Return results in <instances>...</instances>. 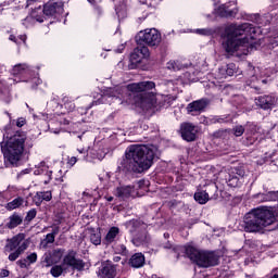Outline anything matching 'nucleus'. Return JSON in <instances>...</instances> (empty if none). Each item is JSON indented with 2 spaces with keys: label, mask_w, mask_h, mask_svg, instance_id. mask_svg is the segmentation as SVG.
Segmentation results:
<instances>
[{
  "label": "nucleus",
  "mask_w": 278,
  "mask_h": 278,
  "mask_svg": "<svg viewBox=\"0 0 278 278\" xmlns=\"http://www.w3.org/2000/svg\"><path fill=\"white\" fill-rule=\"evenodd\" d=\"M210 189H211V190H216L217 187H216L214 184H212V185H210Z\"/></svg>",
  "instance_id": "obj_52"
},
{
  "label": "nucleus",
  "mask_w": 278,
  "mask_h": 278,
  "mask_svg": "<svg viewBox=\"0 0 278 278\" xmlns=\"http://www.w3.org/2000/svg\"><path fill=\"white\" fill-rule=\"evenodd\" d=\"M105 199L109 203H112V201H114V197H105Z\"/></svg>",
  "instance_id": "obj_50"
},
{
  "label": "nucleus",
  "mask_w": 278,
  "mask_h": 278,
  "mask_svg": "<svg viewBox=\"0 0 278 278\" xmlns=\"http://www.w3.org/2000/svg\"><path fill=\"white\" fill-rule=\"evenodd\" d=\"M88 3H91V5H94V0H87Z\"/></svg>",
  "instance_id": "obj_58"
},
{
  "label": "nucleus",
  "mask_w": 278,
  "mask_h": 278,
  "mask_svg": "<svg viewBox=\"0 0 278 278\" xmlns=\"http://www.w3.org/2000/svg\"><path fill=\"white\" fill-rule=\"evenodd\" d=\"M266 227H271L269 231L278 228L275 212L266 206L253 208L243 217V229L248 233H257Z\"/></svg>",
  "instance_id": "obj_3"
},
{
  "label": "nucleus",
  "mask_w": 278,
  "mask_h": 278,
  "mask_svg": "<svg viewBox=\"0 0 278 278\" xmlns=\"http://www.w3.org/2000/svg\"><path fill=\"white\" fill-rule=\"evenodd\" d=\"M28 2H34V1H36V0H27Z\"/></svg>",
  "instance_id": "obj_64"
},
{
  "label": "nucleus",
  "mask_w": 278,
  "mask_h": 278,
  "mask_svg": "<svg viewBox=\"0 0 278 278\" xmlns=\"http://www.w3.org/2000/svg\"><path fill=\"white\" fill-rule=\"evenodd\" d=\"M58 233H60V227L53 228L52 232H50V235H52L54 238L58 236Z\"/></svg>",
  "instance_id": "obj_48"
},
{
  "label": "nucleus",
  "mask_w": 278,
  "mask_h": 278,
  "mask_svg": "<svg viewBox=\"0 0 278 278\" xmlns=\"http://www.w3.org/2000/svg\"><path fill=\"white\" fill-rule=\"evenodd\" d=\"M277 103L275 96H261L255 99V104L262 110H270Z\"/></svg>",
  "instance_id": "obj_20"
},
{
  "label": "nucleus",
  "mask_w": 278,
  "mask_h": 278,
  "mask_svg": "<svg viewBox=\"0 0 278 278\" xmlns=\"http://www.w3.org/2000/svg\"><path fill=\"white\" fill-rule=\"evenodd\" d=\"M116 14H117V16H121V13L118 12V9H116Z\"/></svg>",
  "instance_id": "obj_61"
},
{
  "label": "nucleus",
  "mask_w": 278,
  "mask_h": 278,
  "mask_svg": "<svg viewBox=\"0 0 278 278\" xmlns=\"http://www.w3.org/2000/svg\"><path fill=\"white\" fill-rule=\"evenodd\" d=\"M55 242V237L51 233H48L46 238L41 241L42 249H47L49 244H53Z\"/></svg>",
  "instance_id": "obj_35"
},
{
  "label": "nucleus",
  "mask_w": 278,
  "mask_h": 278,
  "mask_svg": "<svg viewBox=\"0 0 278 278\" xmlns=\"http://www.w3.org/2000/svg\"><path fill=\"white\" fill-rule=\"evenodd\" d=\"M231 3L220 4L216 10L215 14L220 16V18H236L238 14V9H231Z\"/></svg>",
  "instance_id": "obj_17"
},
{
  "label": "nucleus",
  "mask_w": 278,
  "mask_h": 278,
  "mask_svg": "<svg viewBox=\"0 0 278 278\" xmlns=\"http://www.w3.org/2000/svg\"><path fill=\"white\" fill-rule=\"evenodd\" d=\"M151 53L149 52V47L138 45L137 48L134 49L132 53L130 54V62L131 64H140L143 60H147Z\"/></svg>",
  "instance_id": "obj_14"
},
{
  "label": "nucleus",
  "mask_w": 278,
  "mask_h": 278,
  "mask_svg": "<svg viewBox=\"0 0 278 278\" xmlns=\"http://www.w3.org/2000/svg\"><path fill=\"white\" fill-rule=\"evenodd\" d=\"M64 108H65V110H67L68 112H73V110H75V103H73V102H65V103H64Z\"/></svg>",
  "instance_id": "obj_43"
},
{
  "label": "nucleus",
  "mask_w": 278,
  "mask_h": 278,
  "mask_svg": "<svg viewBox=\"0 0 278 278\" xmlns=\"http://www.w3.org/2000/svg\"><path fill=\"white\" fill-rule=\"evenodd\" d=\"M63 273H66V267L64 266V263H62L61 265H54L50 269V274L52 275V277L55 278L61 277Z\"/></svg>",
  "instance_id": "obj_32"
},
{
  "label": "nucleus",
  "mask_w": 278,
  "mask_h": 278,
  "mask_svg": "<svg viewBox=\"0 0 278 278\" xmlns=\"http://www.w3.org/2000/svg\"><path fill=\"white\" fill-rule=\"evenodd\" d=\"M197 126L192 123L186 122L180 125L181 138L187 142H194L197 140Z\"/></svg>",
  "instance_id": "obj_13"
},
{
  "label": "nucleus",
  "mask_w": 278,
  "mask_h": 278,
  "mask_svg": "<svg viewBox=\"0 0 278 278\" xmlns=\"http://www.w3.org/2000/svg\"><path fill=\"white\" fill-rule=\"evenodd\" d=\"M90 242H91V244H94V247H99V244H101V232L91 233Z\"/></svg>",
  "instance_id": "obj_36"
},
{
  "label": "nucleus",
  "mask_w": 278,
  "mask_h": 278,
  "mask_svg": "<svg viewBox=\"0 0 278 278\" xmlns=\"http://www.w3.org/2000/svg\"><path fill=\"white\" fill-rule=\"evenodd\" d=\"M36 79V81H37V86H38V84H40V79H37V78H35Z\"/></svg>",
  "instance_id": "obj_62"
},
{
  "label": "nucleus",
  "mask_w": 278,
  "mask_h": 278,
  "mask_svg": "<svg viewBox=\"0 0 278 278\" xmlns=\"http://www.w3.org/2000/svg\"><path fill=\"white\" fill-rule=\"evenodd\" d=\"M42 12L46 16L64 14V2H48L43 5Z\"/></svg>",
  "instance_id": "obj_16"
},
{
  "label": "nucleus",
  "mask_w": 278,
  "mask_h": 278,
  "mask_svg": "<svg viewBox=\"0 0 278 278\" xmlns=\"http://www.w3.org/2000/svg\"><path fill=\"white\" fill-rule=\"evenodd\" d=\"M45 164H46L45 162H41L40 165H39L40 168H45Z\"/></svg>",
  "instance_id": "obj_57"
},
{
  "label": "nucleus",
  "mask_w": 278,
  "mask_h": 278,
  "mask_svg": "<svg viewBox=\"0 0 278 278\" xmlns=\"http://www.w3.org/2000/svg\"><path fill=\"white\" fill-rule=\"evenodd\" d=\"M10 276V270L8 269H2L0 271V278H5V277H9Z\"/></svg>",
  "instance_id": "obj_47"
},
{
  "label": "nucleus",
  "mask_w": 278,
  "mask_h": 278,
  "mask_svg": "<svg viewBox=\"0 0 278 278\" xmlns=\"http://www.w3.org/2000/svg\"><path fill=\"white\" fill-rule=\"evenodd\" d=\"M126 227L129 229L130 233H136L131 240L135 247H142L151 242V237L147 231V224L138 219H131L126 223Z\"/></svg>",
  "instance_id": "obj_8"
},
{
  "label": "nucleus",
  "mask_w": 278,
  "mask_h": 278,
  "mask_svg": "<svg viewBox=\"0 0 278 278\" xmlns=\"http://www.w3.org/2000/svg\"><path fill=\"white\" fill-rule=\"evenodd\" d=\"M115 251H116V253H119L122 255H126L127 254V247H125V244L116 245Z\"/></svg>",
  "instance_id": "obj_41"
},
{
  "label": "nucleus",
  "mask_w": 278,
  "mask_h": 278,
  "mask_svg": "<svg viewBox=\"0 0 278 278\" xmlns=\"http://www.w3.org/2000/svg\"><path fill=\"white\" fill-rule=\"evenodd\" d=\"M136 42L141 46L160 47V42H162V34L155 28H147L138 33Z\"/></svg>",
  "instance_id": "obj_10"
},
{
  "label": "nucleus",
  "mask_w": 278,
  "mask_h": 278,
  "mask_svg": "<svg viewBox=\"0 0 278 278\" xmlns=\"http://www.w3.org/2000/svg\"><path fill=\"white\" fill-rule=\"evenodd\" d=\"M18 81H25V79H20V80L13 79L14 84H18Z\"/></svg>",
  "instance_id": "obj_54"
},
{
  "label": "nucleus",
  "mask_w": 278,
  "mask_h": 278,
  "mask_svg": "<svg viewBox=\"0 0 278 278\" xmlns=\"http://www.w3.org/2000/svg\"><path fill=\"white\" fill-rule=\"evenodd\" d=\"M186 255L197 264L200 268H210L212 266H218V256L214 252L200 251L192 245L185 248Z\"/></svg>",
  "instance_id": "obj_6"
},
{
  "label": "nucleus",
  "mask_w": 278,
  "mask_h": 278,
  "mask_svg": "<svg viewBox=\"0 0 278 278\" xmlns=\"http://www.w3.org/2000/svg\"><path fill=\"white\" fill-rule=\"evenodd\" d=\"M25 140H27V135L23 131H16L5 143H0L4 160L9 162L11 166H18L25 151Z\"/></svg>",
  "instance_id": "obj_5"
},
{
  "label": "nucleus",
  "mask_w": 278,
  "mask_h": 278,
  "mask_svg": "<svg viewBox=\"0 0 278 278\" xmlns=\"http://www.w3.org/2000/svg\"><path fill=\"white\" fill-rule=\"evenodd\" d=\"M119 233L121 228L116 226L111 227L103 239V244H105L106 247H110V244H114V241L116 240V238H118Z\"/></svg>",
  "instance_id": "obj_25"
},
{
  "label": "nucleus",
  "mask_w": 278,
  "mask_h": 278,
  "mask_svg": "<svg viewBox=\"0 0 278 278\" xmlns=\"http://www.w3.org/2000/svg\"><path fill=\"white\" fill-rule=\"evenodd\" d=\"M170 235L164 233V238H169Z\"/></svg>",
  "instance_id": "obj_60"
},
{
  "label": "nucleus",
  "mask_w": 278,
  "mask_h": 278,
  "mask_svg": "<svg viewBox=\"0 0 278 278\" xmlns=\"http://www.w3.org/2000/svg\"><path fill=\"white\" fill-rule=\"evenodd\" d=\"M9 40H11L12 42H15L16 45H21L22 42H25L27 40V35H21L18 37L14 36V35H10ZM21 40V41H18Z\"/></svg>",
  "instance_id": "obj_37"
},
{
  "label": "nucleus",
  "mask_w": 278,
  "mask_h": 278,
  "mask_svg": "<svg viewBox=\"0 0 278 278\" xmlns=\"http://www.w3.org/2000/svg\"><path fill=\"white\" fill-rule=\"evenodd\" d=\"M244 134V127L243 126H236L233 128V135L237 137V138H240V136H242Z\"/></svg>",
  "instance_id": "obj_40"
},
{
  "label": "nucleus",
  "mask_w": 278,
  "mask_h": 278,
  "mask_svg": "<svg viewBox=\"0 0 278 278\" xmlns=\"http://www.w3.org/2000/svg\"><path fill=\"white\" fill-rule=\"evenodd\" d=\"M144 262H146L144 254L135 253L130 257L128 264L129 266H131V268H142V266H144Z\"/></svg>",
  "instance_id": "obj_28"
},
{
  "label": "nucleus",
  "mask_w": 278,
  "mask_h": 278,
  "mask_svg": "<svg viewBox=\"0 0 278 278\" xmlns=\"http://www.w3.org/2000/svg\"><path fill=\"white\" fill-rule=\"evenodd\" d=\"M16 264L20 268H29L30 266L26 258L18 260Z\"/></svg>",
  "instance_id": "obj_42"
},
{
  "label": "nucleus",
  "mask_w": 278,
  "mask_h": 278,
  "mask_svg": "<svg viewBox=\"0 0 278 278\" xmlns=\"http://www.w3.org/2000/svg\"><path fill=\"white\" fill-rule=\"evenodd\" d=\"M121 94H123V88L119 86L115 87H105L102 90V97H108L109 99H121Z\"/></svg>",
  "instance_id": "obj_24"
},
{
  "label": "nucleus",
  "mask_w": 278,
  "mask_h": 278,
  "mask_svg": "<svg viewBox=\"0 0 278 278\" xmlns=\"http://www.w3.org/2000/svg\"><path fill=\"white\" fill-rule=\"evenodd\" d=\"M27 249H29V241L25 239V233H17L8 239L4 247V251L10 253L8 256L9 262H16Z\"/></svg>",
  "instance_id": "obj_7"
},
{
  "label": "nucleus",
  "mask_w": 278,
  "mask_h": 278,
  "mask_svg": "<svg viewBox=\"0 0 278 278\" xmlns=\"http://www.w3.org/2000/svg\"><path fill=\"white\" fill-rule=\"evenodd\" d=\"M257 203H268V201H278V191H269L267 193H256L253 195Z\"/></svg>",
  "instance_id": "obj_23"
},
{
  "label": "nucleus",
  "mask_w": 278,
  "mask_h": 278,
  "mask_svg": "<svg viewBox=\"0 0 278 278\" xmlns=\"http://www.w3.org/2000/svg\"><path fill=\"white\" fill-rule=\"evenodd\" d=\"M53 175V172H47V177H48V180H45V185L47 186V184H49L51 181V176Z\"/></svg>",
  "instance_id": "obj_49"
},
{
  "label": "nucleus",
  "mask_w": 278,
  "mask_h": 278,
  "mask_svg": "<svg viewBox=\"0 0 278 278\" xmlns=\"http://www.w3.org/2000/svg\"><path fill=\"white\" fill-rule=\"evenodd\" d=\"M271 278H278V275H277V274H275Z\"/></svg>",
  "instance_id": "obj_63"
},
{
  "label": "nucleus",
  "mask_w": 278,
  "mask_h": 278,
  "mask_svg": "<svg viewBox=\"0 0 278 278\" xmlns=\"http://www.w3.org/2000/svg\"><path fill=\"white\" fill-rule=\"evenodd\" d=\"M164 249H172V245L168 243V244H165L164 245Z\"/></svg>",
  "instance_id": "obj_56"
},
{
  "label": "nucleus",
  "mask_w": 278,
  "mask_h": 278,
  "mask_svg": "<svg viewBox=\"0 0 278 278\" xmlns=\"http://www.w3.org/2000/svg\"><path fill=\"white\" fill-rule=\"evenodd\" d=\"M26 123H27V121L25 118L20 117L16 121V127H23Z\"/></svg>",
  "instance_id": "obj_45"
},
{
  "label": "nucleus",
  "mask_w": 278,
  "mask_h": 278,
  "mask_svg": "<svg viewBox=\"0 0 278 278\" xmlns=\"http://www.w3.org/2000/svg\"><path fill=\"white\" fill-rule=\"evenodd\" d=\"M0 92H3V83L0 81Z\"/></svg>",
  "instance_id": "obj_55"
},
{
  "label": "nucleus",
  "mask_w": 278,
  "mask_h": 278,
  "mask_svg": "<svg viewBox=\"0 0 278 278\" xmlns=\"http://www.w3.org/2000/svg\"><path fill=\"white\" fill-rule=\"evenodd\" d=\"M37 214H38V211H36V208H31L30 211L27 212L25 220L27 223H31V220L36 218Z\"/></svg>",
  "instance_id": "obj_38"
},
{
  "label": "nucleus",
  "mask_w": 278,
  "mask_h": 278,
  "mask_svg": "<svg viewBox=\"0 0 278 278\" xmlns=\"http://www.w3.org/2000/svg\"><path fill=\"white\" fill-rule=\"evenodd\" d=\"M194 201H197V203H200V205H205V203L210 201V193H207V191L198 190L194 193Z\"/></svg>",
  "instance_id": "obj_31"
},
{
  "label": "nucleus",
  "mask_w": 278,
  "mask_h": 278,
  "mask_svg": "<svg viewBox=\"0 0 278 278\" xmlns=\"http://www.w3.org/2000/svg\"><path fill=\"white\" fill-rule=\"evenodd\" d=\"M129 97L132 98L130 103H135L141 110H151L157 105V98H155V83L151 80L132 83L127 85Z\"/></svg>",
  "instance_id": "obj_4"
},
{
  "label": "nucleus",
  "mask_w": 278,
  "mask_h": 278,
  "mask_svg": "<svg viewBox=\"0 0 278 278\" xmlns=\"http://www.w3.org/2000/svg\"><path fill=\"white\" fill-rule=\"evenodd\" d=\"M207 105H210V100L207 98H202L189 103L186 110L189 114H191V116H199V114L205 112Z\"/></svg>",
  "instance_id": "obj_12"
},
{
  "label": "nucleus",
  "mask_w": 278,
  "mask_h": 278,
  "mask_svg": "<svg viewBox=\"0 0 278 278\" xmlns=\"http://www.w3.org/2000/svg\"><path fill=\"white\" fill-rule=\"evenodd\" d=\"M63 266H70L73 270H84L86 263L83 260L75 257V252H70L63 258Z\"/></svg>",
  "instance_id": "obj_15"
},
{
  "label": "nucleus",
  "mask_w": 278,
  "mask_h": 278,
  "mask_svg": "<svg viewBox=\"0 0 278 278\" xmlns=\"http://www.w3.org/2000/svg\"><path fill=\"white\" fill-rule=\"evenodd\" d=\"M78 152L80 153V157L79 160H86V157H88V150L86 149H81V150H78Z\"/></svg>",
  "instance_id": "obj_44"
},
{
  "label": "nucleus",
  "mask_w": 278,
  "mask_h": 278,
  "mask_svg": "<svg viewBox=\"0 0 278 278\" xmlns=\"http://www.w3.org/2000/svg\"><path fill=\"white\" fill-rule=\"evenodd\" d=\"M121 260V256H114L113 262H118Z\"/></svg>",
  "instance_id": "obj_53"
},
{
  "label": "nucleus",
  "mask_w": 278,
  "mask_h": 278,
  "mask_svg": "<svg viewBox=\"0 0 278 278\" xmlns=\"http://www.w3.org/2000/svg\"><path fill=\"white\" fill-rule=\"evenodd\" d=\"M51 199H53L51 191H38L34 195L33 201L37 207H40V205H42V201H51Z\"/></svg>",
  "instance_id": "obj_26"
},
{
  "label": "nucleus",
  "mask_w": 278,
  "mask_h": 278,
  "mask_svg": "<svg viewBox=\"0 0 278 278\" xmlns=\"http://www.w3.org/2000/svg\"><path fill=\"white\" fill-rule=\"evenodd\" d=\"M247 77V85L250 86V88H254V90L260 92V85L268 84V79L264 77H270V71L266 68L255 67L250 63L248 65Z\"/></svg>",
  "instance_id": "obj_9"
},
{
  "label": "nucleus",
  "mask_w": 278,
  "mask_h": 278,
  "mask_svg": "<svg viewBox=\"0 0 278 278\" xmlns=\"http://www.w3.org/2000/svg\"><path fill=\"white\" fill-rule=\"evenodd\" d=\"M257 28L251 23L231 24L225 28L223 47L227 53H236L249 47V38H255Z\"/></svg>",
  "instance_id": "obj_2"
},
{
  "label": "nucleus",
  "mask_w": 278,
  "mask_h": 278,
  "mask_svg": "<svg viewBox=\"0 0 278 278\" xmlns=\"http://www.w3.org/2000/svg\"><path fill=\"white\" fill-rule=\"evenodd\" d=\"M67 164L68 166H75V164H77V156H72L68 159Z\"/></svg>",
  "instance_id": "obj_46"
},
{
  "label": "nucleus",
  "mask_w": 278,
  "mask_h": 278,
  "mask_svg": "<svg viewBox=\"0 0 278 278\" xmlns=\"http://www.w3.org/2000/svg\"><path fill=\"white\" fill-rule=\"evenodd\" d=\"M136 190V185L134 186H121L115 189V197L117 199H129V197H134V191Z\"/></svg>",
  "instance_id": "obj_21"
},
{
  "label": "nucleus",
  "mask_w": 278,
  "mask_h": 278,
  "mask_svg": "<svg viewBox=\"0 0 278 278\" xmlns=\"http://www.w3.org/2000/svg\"><path fill=\"white\" fill-rule=\"evenodd\" d=\"M167 68L168 71H182V68H186V65L180 61H169L167 62Z\"/></svg>",
  "instance_id": "obj_33"
},
{
  "label": "nucleus",
  "mask_w": 278,
  "mask_h": 278,
  "mask_svg": "<svg viewBox=\"0 0 278 278\" xmlns=\"http://www.w3.org/2000/svg\"><path fill=\"white\" fill-rule=\"evenodd\" d=\"M159 155L160 149L154 144H132L126 149L121 166L126 173H144Z\"/></svg>",
  "instance_id": "obj_1"
},
{
  "label": "nucleus",
  "mask_w": 278,
  "mask_h": 278,
  "mask_svg": "<svg viewBox=\"0 0 278 278\" xmlns=\"http://www.w3.org/2000/svg\"><path fill=\"white\" fill-rule=\"evenodd\" d=\"M194 34H198L199 36H214L216 30L214 28H198L194 30Z\"/></svg>",
  "instance_id": "obj_34"
},
{
  "label": "nucleus",
  "mask_w": 278,
  "mask_h": 278,
  "mask_svg": "<svg viewBox=\"0 0 278 278\" xmlns=\"http://www.w3.org/2000/svg\"><path fill=\"white\" fill-rule=\"evenodd\" d=\"M244 168L242 167H235L230 172L225 173V182L229 188H240L242 184H244Z\"/></svg>",
  "instance_id": "obj_11"
},
{
  "label": "nucleus",
  "mask_w": 278,
  "mask_h": 278,
  "mask_svg": "<svg viewBox=\"0 0 278 278\" xmlns=\"http://www.w3.org/2000/svg\"><path fill=\"white\" fill-rule=\"evenodd\" d=\"M12 75L18 77V75H31V67L25 63H20L12 68Z\"/></svg>",
  "instance_id": "obj_27"
},
{
  "label": "nucleus",
  "mask_w": 278,
  "mask_h": 278,
  "mask_svg": "<svg viewBox=\"0 0 278 278\" xmlns=\"http://www.w3.org/2000/svg\"><path fill=\"white\" fill-rule=\"evenodd\" d=\"M23 224V216H21L18 213H13L9 217V223L7 224L8 229H16L18 225Z\"/></svg>",
  "instance_id": "obj_29"
},
{
  "label": "nucleus",
  "mask_w": 278,
  "mask_h": 278,
  "mask_svg": "<svg viewBox=\"0 0 278 278\" xmlns=\"http://www.w3.org/2000/svg\"><path fill=\"white\" fill-rule=\"evenodd\" d=\"M99 278H115L116 277V265L112 263H102L98 270Z\"/></svg>",
  "instance_id": "obj_19"
},
{
  "label": "nucleus",
  "mask_w": 278,
  "mask_h": 278,
  "mask_svg": "<svg viewBox=\"0 0 278 278\" xmlns=\"http://www.w3.org/2000/svg\"><path fill=\"white\" fill-rule=\"evenodd\" d=\"M94 10H96V12L98 13V14H101V9H100V7H94Z\"/></svg>",
  "instance_id": "obj_51"
},
{
  "label": "nucleus",
  "mask_w": 278,
  "mask_h": 278,
  "mask_svg": "<svg viewBox=\"0 0 278 278\" xmlns=\"http://www.w3.org/2000/svg\"><path fill=\"white\" fill-rule=\"evenodd\" d=\"M25 260L26 262H28L29 266H31V264H36V262H38V254L33 252L29 255H27Z\"/></svg>",
  "instance_id": "obj_39"
},
{
  "label": "nucleus",
  "mask_w": 278,
  "mask_h": 278,
  "mask_svg": "<svg viewBox=\"0 0 278 278\" xmlns=\"http://www.w3.org/2000/svg\"><path fill=\"white\" fill-rule=\"evenodd\" d=\"M42 11L41 8L37 9V11H34L30 15L26 16V18L23 20L22 25L26 27V29H29V27H34L36 23H45V17L36 15V12Z\"/></svg>",
  "instance_id": "obj_22"
},
{
  "label": "nucleus",
  "mask_w": 278,
  "mask_h": 278,
  "mask_svg": "<svg viewBox=\"0 0 278 278\" xmlns=\"http://www.w3.org/2000/svg\"><path fill=\"white\" fill-rule=\"evenodd\" d=\"M238 73L236 63H229L218 68L216 77L217 79H227V77H233Z\"/></svg>",
  "instance_id": "obj_18"
},
{
  "label": "nucleus",
  "mask_w": 278,
  "mask_h": 278,
  "mask_svg": "<svg viewBox=\"0 0 278 278\" xmlns=\"http://www.w3.org/2000/svg\"><path fill=\"white\" fill-rule=\"evenodd\" d=\"M142 186V181L137 182V188H140Z\"/></svg>",
  "instance_id": "obj_59"
},
{
  "label": "nucleus",
  "mask_w": 278,
  "mask_h": 278,
  "mask_svg": "<svg viewBox=\"0 0 278 278\" xmlns=\"http://www.w3.org/2000/svg\"><path fill=\"white\" fill-rule=\"evenodd\" d=\"M23 203H25V199H23L22 197H17L13 201L7 203L4 207L5 210H8V212H12L13 210H18V207H21Z\"/></svg>",
  "instance_id": "obj_30"
}]
</instances>
